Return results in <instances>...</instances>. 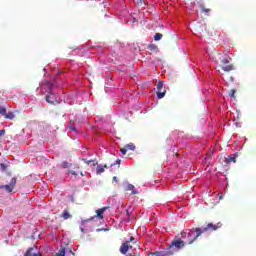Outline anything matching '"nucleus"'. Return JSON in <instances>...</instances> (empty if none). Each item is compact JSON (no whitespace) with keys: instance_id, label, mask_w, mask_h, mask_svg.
Instances as JSON below:
<instances>
[{"instance_id":"obj_33","label":"nucleus","mask_w":256,"mask_h":256,"mask_svg":"<svg viewBox=\"0 0 256 256\" xmlns=\"http://www.w3.org/2000/svg\"><path fill=\"white\" fill-rule=\"evenodd\" d=\"M97 231H109V230L108 228H103V229L98 228Z\"/></svg>"},{"instance_id":"obj_28","label":"nucleus","mask_w":256,"mask_h":256,"mask_svg":"<svg viewBox=\"0 0 256 256\" xmlns=\"http://www.w3.org/2000/svg\"><path fill=\"white\" fill-rule=\"evenodd\" d=\"M161 89H163V82H158L157 84V91H161Z\"/></svg>"},{"instance_id":"obj_15","label":"nucleus","mask_w":256,"mask_h":256,"mask_svg":"<svg viewBox=\"0 0 256 256\" xmlns=\"http://www.w3.org/2000/svg\"><path fill=\"white\" fill-rule=\"evenodd\" d=\"M5 119H10V121H13L15 119V114L13 112L6 113V116H4Z\"/></svg>"},{"instance_id":"obj_25","label":"nucleus","mask_w":256,"mask_h":256,"mask_svg":"<svg viewBox=\"0 0 256 256\" xmlns=\"http://www.w3.org/2000/svg\"><path fill=\"white\" fill-rule=\"evenodd\" d=\"M151 256H163V251L159 252V251H156L154 253H150Z\"/></svg>"},{"instance_id":"obj_16","label":"nucleus","mask_w":256,"mask_h":256,"mask_svg":"<svg viewBox=\"0 0 256 256\" xmlns=\"http://www.w3.org/2000/svg\"><path fill=\"white\" fill-rule=\"evenodd\" d=\"M101 173H105V168L101 165H98L96 169V174L101 175Z\"/></svg>"},{"instance_id":"obj_13","label":"nucleus","mask_w":256,"mask_h":256,"mask_svg":"<svg viewBox=\"0 0 256 256\" xmlns=\"http://www.w3.org/2000/svg\"><path fill=\"white\" fill-rule=\"evenodd\" d=\"M226 163H237V156L230 155L226 158Z\"/></svg>"},{"instance_id":"obj_7","label":"nucleus","mask_w":256,"mask_h":256,"mask_svg":"<svg viewBox=\"0 0 256 256\" xmlns=\"http://www.w3.org/2000/svg\"><path fill=\"white\" fill-rule=\"evenodd\" d=\"M55 84H53V82H49L47 81L45 84H44V90L46 91V93H48V95H54V92H53V87H54Z\"/></svg>"},{"instance_id":"obj_21","label":"nucleus","mask_w":256,"mask_h":256,"mask_svg":"<svg viewBox=\"0 0 256 256\" xmlns=\"http://www.w3.org/2000/svg\"><path fill=\"white\" fill-rule=\"evenodd\" d=\"M235 93H237V90L235 89L230 90L229 97H231V99H235Z\"/></svg>"},{"instance_id":"obj_17","label":"nucleus","mask_w":256,"mask_h":256,"mask_svg":"<svg viewBox=\"0 0 256 256\" xmlns=\"http://www.w3.org/2000/svg\"><path fill=\"white\" fill-rule=\"evenodd\" d=\"M161 39H163V34L161 33H156L154 35V41H161Z\"/></svg>"},{"instance_id":"obj_10","label":"nucleus","mask_w":256,"mask_h":256,"mask_svg":"<svg viewBox=\"0 0 256 256\" xmlns=\"http://www.w3.org/2000/svg\"><path fill=\"white\" fill-rule=\"evenodd\" d=\"M45 99H46V102L49 103V105H55V94L54 95L48 94L46 95Z\"/></svg>"},{"instance_id":"obj_30","label":"nucleus","mask_w":256,"mask_h":256,"mask_svg":"<svg viewBox=\"0 0 256 256\" xmlns=\"http://www.w3.org/2000/svg\"><path fill=\"white\" fill-rule=\"evenodd\" d=\"M5 135V129L0 130V139Z\"/></svg>"},{"instance_id":"obj_3","label":"nucleus","mask_w":256,"mask_h":256,"mask_svg":"<svg viewBox=\"0 0 256 256\" xmlns=\"http://www.w3.org/2000/svg\"><path fill=\"white\" fill-rule=\"evenodd\" d=\"M185 241L181 240V239H174L172 240V242L168 245V247L174 251V253H177V251H179V249H183V247H185Z\"/></svg>"},{"instance_id":"obj_11","label":"nucleus","mask_w":256,"mask_h":256,"mask_svg":"<svg viewBox=\"0 0 256 256\" xmlns=\"http://www.w3.org/2000/svg\"><path fill=\"white\" fill-rule=\"evenodd\" d=\"M60 217H63V219L67 221V219H71V217L73 216L69 213V210L65 209L60 215Z\"/></svg>"},{"instance_id":"obj_31","label":"nucleus","mask_w":256,"mask_h":256,"mask_svg":"<svg viewBox=\"0 0 256 256\" xmlns=\"http://www.w3.org/2000/svg\"><path fill=\"white\" fill-rule=\"evenodd\" d=\"M70 173H71V175H74L75 177H77V172L71 170Z\"/></svg>"},{"instance_id":"obj_12","label":"nucleus","mask_w":256,"mask_h":256,"mask_svg":"<svg viewBox=\"0 0 256 256\" xmlns=\"http://www.w3.org/2000/svg\"><path fill=\"white\" fill-rule=\"evenodd\" d=\"M175 255V250H172L169 246L166 251H162V256H173Z\"/></svg>"},{"instance_id":"obj_29","label":"nucleus","mask_w":256,"mask_h":256,"mask_svg":"<svg viewBox=\"0 0 256 256\" xmlns=\"http://www.w3.org/2000/svg\"><path fill=\"white\" fill-rule=\"evenodd\" d=\"M61 167H62V169H67V167H69V163L62 162Z\"/></svg>"},{"instance_id":"obj_39","label":"nucleus","mask_w":256,"mask_h":256,"mask_svg":"<svg viewBox=\"0 0 256 256\" xmlns=\"http://www.w3.org/2000/svg\"><path fill=\"white\" fill-rule=\"evenodd\" d=\"M134 1V3H135V0H133Z\"/></svg>"},{"instance_id":"obj_4","label":"nucleus","mask_w":256,"mask_h":256,"mask_svg":"<svg viewBox=\"0 0 256 256\" xmlns=\"http://www.w3.org/2000/svg\"><path fill=\"white\" fill-rule=\"evenodd\" d=\"M131 241H135V237H130V241H125L120 246L119 251L120 253H122V255H127V252L129 251V249H133V246L131 245Z\"/></svg>"},{"instance_id":"obj_32","label":"nucleus","mask_w":256,"mask_h":256,"mask_svg":"<svg viewBox=\"0 0 256 256\" xmlns=\"http://www.w3.org/2000/svg\"><path fill=\"white\" fill-rule=\"evenodd\" d=\"M112 182H113V183H117V176H114V177L112 178Z\"/></svg>"},{"instance_id":"obj_6","label":"nucleus","mask_w":256,"mask_h":256,"mask_svg":"<svg viewBox=\"0 0 256 256\" xmlns=\"http://www.w3.org/2000/svg\"><path fill=\"white\" fill-rule=\"evenodd\" d=\"M135 149V144L129 143L120 149V153H122V155H127V151H135Z\"/></svg>"},{"instance_id":"obj_1","label":"nucleus","mask_w":256,"mask_h":256,"mask_svg":"<svg viewBox=\"0 0 256 256\" xmlns=\"http://www.w3.org/2000/svg\"><path fill=\"white\" fill-rule=\"evenodd\" d=\"M221 227H223L221 222L217 224L208 223L205 227L192 228L189 232H181V239L184 241L185 245H193L203 233H207V231H217V229H221Z\"/></svg>"},{"instance_id":"obj_27","label":"nucleus","mask_w":256,"mask_h":256,"mask_svg":"<svg viewBox=\"0 0 256 256\" xmlns=\"http://www.w3.org/2000/svg\"><path fill=\"white\" fill-rule=\"evenodd\" d=\"M202 13H209V11H211V9L205 8L204 6L200 7Z\"/></svg>"},{"instance_id":"obj_24","label":"nucleus","mask_w":256,"mask_h":256,"mask_svg":"<svg viewBox=\"0 0 256 256\" xmlns=\"http://www.w3.org/2000/svg\"><path fill=\"white\" fill-rule=\"evenodd\" d=\"M68 128L70 129V131H75L77 132V128H75V126H73V123L70 122V124L68 125Z\"/></svg>"},{"instance_id":"obj_37","label":"nucleus","mask_w":256,"mask_h":256,"mask_svg":"<svg viewBox=\"0 0 256 256\" xmlns=\"http://www.w3.org/2000/svg\"><path fill=\"white\" fill-rule=\"evenodd\" d=\"M80 175H81L82 177H85V174H83V172H81Z\"/></svg>"},{"instance_id":"obj_2","label":"nucleus","mask_w":256,"mask_h":256,"mask_svg":"<svg viewBox=\"0 0 256 256\" xmlns=\"http://www.w3.org/2000/svg\"><path fill=\"white\" fill-rule=\"evenodd\" d=\"M212 61L219 65L220 69H222V71H225V73H229L230 71H233V69H235V66H233V64H230L231 57H229V55L225 52H214L212 54Z\"/></svg>"},{"instance_id":"obj_18","label":"nucleus","mask_w":256,"mask_h":256,"mask_svg":"<svg viewBox=\"0 0 256 256\" xmlns=\"http://www.w3.org/2000/svg\"><path fill=\"white\" fill-rule=\"evenodd\" d=\"M165 93H167V91H157V97H158V99H163V97H165Z\"/></svg>"},{"instance_id":"obj_26","label":"nucleus","mask_w":256,"mask_h":256,"mask_svg":"<svg viewBox=\"0 0 256 256\" xmlns=\"http://www.w3.org/2000/svg\"><path fill=\"white\" fill-rule=\"evenodd\" d=\"M148 49H150V51H155V50L157 49V45H155V44H150V45L148 46Z\"/></svg>"},{"instance_id":"obj_5","label":"nucleus","mask_w":256,"mask_h":256,"mask_svg":"<svg viewBox=\"0 0 256 256\" xmlns=\"http://www.w3.org/2000/svg\"><path fill=\"white\" fill-rule=\"evenodd\" d=\"M15 185H17V178H12L8 185L0 186V189H5L7 193H13V189H15Z\"/></svg>"},{"instance_id":"obj_36","label":"nucleus","mask_w":256,"mask_h":256,"mask_svg":"<svg viewBox=\"0 0 256 256\" xmlns=\"http://www.w3.org/2000/svg\"><path fill=\"white\" fill-rule=\"evenodd\" d=\"M33 256H41V253H34Z\"/></svg>"},{"instance_id":"obj_9","label":"nucleus","mask_w":256,"mask_h":256,"mask_svg":"<svg viewBox=\"0 0 256 256\" xmlns=\"http://www.w3.org/2000/svg\"><path fill=\"white\" fill-rule=\"evenodd\" d=\"M107 209H109L108 207H103V208H100L98 210H96V217L98 219H103V214L107 211Z\"/></svg>"},{"instance_id":"obj_23","label":"nucleus","mask_w":256,"mask_h":256,"mask_svg":"<svg viewBox=\"0 0 256 256\" xmlns=\"http://www.w3.org/2000/svg\"><path fill=\"white\" fill-rule=\"evenodd\" d=\"M57 256H65V248H61L58 253Z\"/></svg>"},{"instance_id":"obj_34","label":"nucleus","mask_w":256,"mask_h":256,"mask_svg":"<svg viewBox=\"0 0 256 256\" xmlns=\"http://www.w3.org/2000/svg\"><path fill=\"white\" fill-rule=\"evenodd\" d=\"M1 167H2L3 171H5L7 169V166H5V164H1Z\"/></svg>"},{"instance_id":"obj_38","label":"nucleus","mask_w":256,"mask_h":256,"mask_svg":"<svg viewBox=\"0 0 256 256\" xmlns=\"http://www.w3.org/2000/svg\"><path fill=\"white\" fill-rule=\"evenodd\" d=\"M104 169H107V165L105 164L104 166H102Z\"/></svg>"},{"instance_id":"obj_14","label":"nucleus","mask_w":256,"mask_h":256,"mask_svg":"<svg viewBox=\"0 0 256 256\" xmlns=\"http://www.w3.org/2000/svg\"><path fill=\"white\" fill-rule=\"evenodd\" d=\"M82 161L86 164L89 165L91 163H93V167H95L97 165V161L96 160H87L86 158H83Z\"/></svg>"},{"instance_id":"obj_19","label":"nucleus","mask_w":256,"mask_h":256,"mask_svg":"<svg viewBox=\"0 0 256 256\" xmlns=\"http://www.w3.org/2000/svg\"><path fill=\"white\" fill-rule=\"evenodd\" d=\"M0 115H3V117L7 115V109L3 106H0Z\"/></svg>"},{"instance_id":"obj_22","label":"nucleus","mask_w":256,"mask_h":256,"mask_svg":"<svg viewBox=\"0 0 256 256\" xmlns=\"http://www.w3.org/2000/svg\"><path fill=\"white\" fill-rule=\"evenodd\" d=\"M147 0H135V2L134 3H136V5H138V6H141V5H145V2H146Z\"/></svg>"},{"instance_id":"obj_20","label":"nucleus","mask_w":256,"mask_h":256,"mask_svg":"<svg viewBox=\"0 0 256 256\" xmlns=\"http://www.w3.org/2000/svg\"><path fill=\"white\" fill-rule=\"evenodd\" d=\"M33 247H31V248H29L26 252H25V254H24V256H33Z\"/></svg>"},{"instance_id":"obj_35","label":"nucleus","mask_w":256,"mask_h":256,"mask_svg":"<svg viewBox=\"0 0 256 256\" xmlns=\"http://www.w3.org/2000/svg\"><path fill=\"white\" fill-rule=\"evenodd\" d=\"M127 256H137L135 252L128 254Z\"/></svg>"},{"instance_id":"obj_8","label":"nucleus","mask_w":256,"mask_h":256,"mask_svg":"<svg viewBox=\"0 0 256 256\" xmlns=\"http://www.w3.org/2000/svg\"><path fill=\"white\" fill-rule=\"evenodd\" d=\"M125 191H132L131 195H139V191L135 189V186L133 184H128L125 188Z\"/></svg>"}]
</instances>
